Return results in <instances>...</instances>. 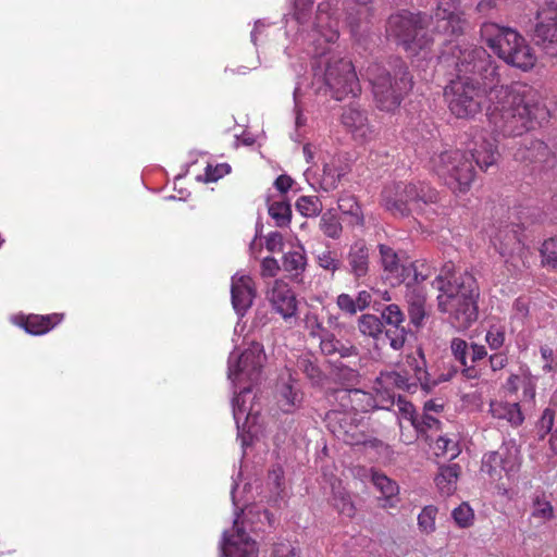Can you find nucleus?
Wrapping results in <instances>:
<instances>
[{"instance_id":"nucleus-1","label":"nucleus","mask_w":557,"mask_h":557,"mask_svg":"<svg viewBox=\"0 0 557 557\" xmlns=\"http://www.w3.org/2000/svg\"><path fill=\"white\" fill-rule=\"evenodd\" d=\"M456 79L445 89L450 112L459 119L479 113L484 104L494 131L503 136H520L548 117L534 89L521 82L497 86V65L487 51L478 46H457L453 51Z\"/></svg>"},{"instance_id":"nucleus-2","label":"nucleus","mask_w":557,"mask_h":557,"mask_svg":"<svg viewBox=\"0 0 557 557\" xmlns=\"http://www.w3.org/2000/svg\"><path fill=\"white\" fill-rule=\"evenodd\" d=\"M339 37L338 18L331 1L319 3L317 16L305 36L307 53L317 59L312 65L313 85L322 84L335 100L351 95L356 97L361 88L350 60L332 54V48Z\"/></svg>"},{"instance_id":"nucleus-3","label":"nucleus","mask_w":557,"mask_h":557,"mask_svg":"<svg viewBox=\"0 0 557 557\" xmlns=\"http://www.w3.org/2000/svg\"><path fill=\"white\" fill-rule=\"evenodd\" d=\"M265 359L263 346L257 342H251L242 354L233 350L228 357L227 377L236 389L232 400L233 417L243 445L246 444L245 434L256 433L253 428L259 417V408L251 401L247 406V403L252 386L261 379Z\"/></svg>"},{"instance_id":"nucleus-4","label":"nucleus","mask_w":557,"mask_h":557,"mask_svg":"<svg viewBox=\"0 0 557 557\" xmlns=\"http://www.w3.org/2000/svg\"><path fill=\"white\" fill-rule=\"evenodd\" d=\"M438 292L437 308L447 314L449 323L458 331L469 329L478 319L479 286L469 272L457 274L451 262L445 263L432 282Z\"/></svg>"},{"instance_id":"nucleus-5","label":"nucleus","mask_w":557,"mask_h":557,"mask_svg":"<svg viewBox=\"0 0 557 557\" xmlns=\"http://www.w3.org/2000/svg\"><path fill=\"white\" fill-rule=\"evenodd\" d=\"M495 141L481 133L474 136L469 148L471 158L458 149L445 150L431 158V168L453 191L466 193L475 177L472 160L481 170H487L496 163L498 150Z\"/></svg>"},{"instance_id":"nucleus-6","label":"nucleus","mask_w":557,"mask_h":557,"mask_svg":"<svg viewBox=\"0 0 557 557\" xmlns=\"http://www.w3.org/2000/svg\"><path fill=\"white\" fill-rule=\"evenodd\" d=\"M403 372L382 373L374 382L373 394L360 389L343 392V394L352 397L354 401H364L362 410H391L397 400L393 387L410 391L417 384H420L423 389H430L436 383L430 380L425 370V360L421 354L408 355Z\"/></svg>"},{"instance_id":"nucleus-7","label":"nucleus","mask_w":557,"mask_h":557,"mask_svg":"<svg viewBox=\"0 0 557 557\" xmlns=\"http://www.w3.org/2000/svg\"><path fill=\"white\" fill-rule=\"evenodd\" d=\"M366 77L371 85L375 106L381 111H395L412 88V77L405 62L398 58L384 64H370Z\"/></svg>"},{"instance_id":"nucleus-8","label":"nucleus","mask_w":557,"mask_h":557,"mask_svg":"<svg viewBox=\"0 0 557 557\" xmlns=\"http://www.w3.org/2000/svg\"><path fill=\"white\" fill-rule=\"evenodd\" d=\"M481 37L507 64L523 72L535 66L537 57L533 48L516 29L485 22L481 26Z\"/></svg>"},{"instance_id":"nucleus-9","label":"nucleus","mask_w":557,"mask_h":557,"mask_svg":"<svg viewBox=\"0 0 557 557\" xmlns=\"http://www.w3.org/2000/svg\"><path fill=\"white\" fill-rule=\"evenodd\" d=\"M437 201V191L425 183H393L384 187L381 205L394 216L405 218L420 212L423 205Z\"/></svg>"},{"instance_id":"nucleus-10","label":"nucleus","mask_w":557,"mask_h":557,"mask_svg":"<svg viewBox=\"0 0 557 557\" xmlns=\"http://www.w3.org/2000/svg\"><path fill=\"white\" fill-rule=\"evenodd\" d=\"M386 32L407 51L417 54L429 47L430 39L424 33V16L403 11L389 16Z\"/></svg>"},{"instance_id":"nucleus-11","label":"nucleus","mask_w":557,"mask_h":557,"mask_svg":"<svg viewBox=\"0 0 557 557\" xmlns=\"http://www.w3.org/2000/svg\"><path fill=\"white\" fill-rule=\"evenodd\" d=\"M519 449L513 444H504L497 450L483 455L481 472L492 481H498L505 474L507 478L516 475L520 469Z\"/></svg>"},{"instance_id":"nucleus-12","label":"nucleus","mask_w":557,"mask_h":557,"mask_svg":"<svg viewBox=\"0 0 557 557\" xmlns=\"http://www.w3.org/2000/svg\"><path fill=\"white\" fill-rule=\"evenodd\" d=\"M536 20L535 42L545 53L557 55V0H539Z\"/></svg>"},{"instance_id":"nucleus-13","label":"nucleus","mask_w":557,"mask_h":557,"mask_svg":"<svg viewBox=\"0 0 557 557\" xmlns=\"http://www.w3.org/2000/svg\"><path fill=\"white\" fill-rule=\"evenodd\" d=\"M433 30L437 34L458 36L467 26V18L459 1L438 0L431 16Z\"/></svg>"},{"instance_id":"nucleus-14","label":"nucleus","mask_w":557,"mask_h":557,"mask_svg":"<svg viewBox=\"0 0 557 557\" xmlns=\"http://www.w3.org/2000/svg\"><path fill=\"white\" fill-rule=\"evenodd\" d=\"M220 550V557H258L257 543L239 527L238 516L232 531L223 532Z\"/></svg>"},{"instance_id":"nucleus-15","label":"nucleus","mask_w":557,"mask_h":557,"mask_svg":"<svg viewBox=\"0 0 557 557\" xmlns=\"http://www.w3.org/2000/svg\"><path fill=\"white\" fill-rule=\"evenodd\" d=\"M513 157L517 161L530 164L532 171L536 172L548 171L556 164L554 153L544 141L539 139L525 138L521 147L513 153Z\"/></svg>"},{"instance_id":"nucleus-16","label":"nucleus","mask_w":557,"mask_h":557,"mask_svg":"<svg viewBox=\"0 0 557 557\" xmlns=\"http://www.w3.org/2000/svg\"><path fill=\"white\" fill-rule=\"evenodd\" d=\"M341 122L352 138L360 144L371 141L376 137L375 128L369 122L367 111L358 107L344 108Z\"/></svg>"},{"instance_id":"nucleus-17","label":"nucleus","mask_w":557,"mask_h":557,"mask_svg":"<svg viewBox=\"0 0 557 557\" xmlns=\"http://www.w3.org/2000/svg\"><path fill=\"white\" fill-rule=\"evenodd\" d=\"M257 296V288L251 276L240 272L231 278L232 306L238 318H243L251 308Z\"/></svg>"},{"instance_id":"nucleus-18","label":"nucleus","mask_w":557,"mask_h":557,"mask_svg":"<svg viewBox=\"0 0 557 557\" xmlns=\"http://www.w3.org/2000/svg\"><path fill=\"white\" fill-rule=\"evenodd\" d=\"M267 299L272 309L285 321L296 315L297 300L295 293L287 283L275 280L267 292Z\"/></svg>"},{"instance_id":"nucleus-19","label":"nucleus","mask_w":557,"mask_h":557,"mask_svg":"<svg viewBox=\"0 0 557 557\" xmlns=\"http://www.w3.org/2000/svg\"><path fill=\"white\" fill-rule=\"evenodd\" d=\"M362 471L364 472L363 476L370 478L372 484L381 494L379 497L380 507L383 509L396 508L400 502L397 482L374 469H363Z\"/></svg>"},{"instance_id":"nucleus-20","label":"nucleus","mask_w":557,"mask_h":557,"mask_svg":"<svg viewBox=\"0 0 557 557\" xmlns=\"http://www.w3.org/2000/svg\"><path fill=\"white\" fill-rule=\"evenodd\" d=\"M347 171L348 165L342 161L341 157H333L324 164L321 178H315L314 182H311L309 177L307 180L315 190L327 193L337 188Z\"/></svg>"},{"instance_id":"nucleus-21","label":"nucleus","mask_w":557,"mask_h":557,"mask_svg":"<svg viewBox=\"0 0 557 557\" xmlns=\"http://www.w3.org/2000/svg\"><path fill=\"white\" fill-rule=\"evenodd\" d=\"M406 300L408 302V313L410 322L420 327L423 325L424 319L428 317L425 309L426 292L423 286L411 285L406 283Z\"/></svg>"},{"instance_id":"nucleus-22","label":"nucleus","mask_w":557,"mask_h":557,"mask_svg":"<svg viewBox=\"0 0 557 557\" xmlns=\"http://www.w3.org/2000/svg\"><path fill=\"white\" fill-rule=\"evenodd\" d=\"M347 263L349 273L357 280L369 272V248L363 239L356 240L348 250Z\"/></svg>"},{"instance_id":"nucleus-23","label":"nucleus","mask_w":557,"mask_h":557,"mask_svg":"<svg viewBox=\"0 0 557 557\" xmlns=\"http://www.w3.org/2000/svg\"><path fill=\"white\" fill-rule=\"evenodd\" d=\"M356 1L360 8L357 10L356 14L352 12L348 13L347 23L352 38L356 41L361 42L370 30V8L368 7V3H370L372 0Z\"/></svg>"},{"instance_id":"nucleus-24","label":"nucleus","mask_w":557,"mask_h":557,"mask_svg":"<svg viewBox=\"0 0 557 557\" xmlns=\"http://www.w3.org/2000/svg\"><path fill=\"white\" fill-rule=\"evenodd\" d=\"M320 349L325 356H338L342 359H358L359 351L350 342H342L333 333L325 334L320 343Z\"/></svg>"},{"instance_id":"nucleus-25","label":"nucleus","mask_w":557,"mask_h":557,"mask_svg":"<svg viewBox=\"0 0 557 557\" xmlns=\"http://www.w3.org/2000/svg\"><path fill=\"white\" fill-rule=\"evenodd\" d=\"M283 269L294 280L301 277L307 267V256L305 247L297 243V245L283 256Z\"/></svg>"},{"instance_id":"nucleus-26","label":"nucleus","mask_w":557,"mask_h":557,"mask_svg":"<svg viewBox=\"0 0 557 557\" xmlns=\"http://www.w3.org/2000/svg\"><path fill=\"white\" fill-rule=\"evenodd\" d=\"M490 412L493 418L505 420L515 426L520 425L524 419L517 403L492 401L490 404Z\"/></svg>"},{"instance_id":"nucleus-27","label":"nucleus","mask_w":557,"mask_h":557,"mask_svg":"<svg viewBox=\"0 0 557 557\" xmlns=\"http://www.w3.org/2000/svg\"><path fill=\"white\" fill-rule=\"evenodd\" d=\"M459 474L460 466L457 463L440 468V472L435 478V483L442 495L449 496L456 491Z\"/></svg>"},{"instance_id":"nucleus-28","label":"nucleus","mask_w":557,"mask_h":557,"mask_svg":"<svg viewBox=\"0 0 557 557\" xmlns=\"http://www.w3.org/2000/svg\"><path fill=\"white\" fill-rule=\"evenodd\" d=\"M62 314L58 313L30 315L25 320L23 327L32 335H42L59 324L62 321Z\"/></svg>"},{"instance_id":"nucleus-29","label":"nucleus","mask_w":557,"mask_h":557,"mask_svg":"<svg viewBox=\"0 0 557 557\" xmlns=\"http://www.w3.org/2000/svg\"><path fill=\"white\" fill-rule=\"evenodd\" d=\"M382 267L385 272L394 275L399 281H405V267L400 264L399 258L393 248L379 245Z\"/></svg>"},{"instance_id":"nucleus-30","label":"nucleus","mask_w":557,"mask_h":557,"mask_svg":"<svg viewBox=\"0 0 557 557\" xmlns=\"http://www.w3.org/2000/svg\"><path fill=\"white\" fill-rule=\"evenodd\" d=\"M554 517V507L545 494H535L532 498L531 518L537 520L541 524H544L550 521Z\"/></svg>"},{"instance_id":"nucleus-31","label":"nucleus","mask_w":557,"mask_h":557,"mask_svg":"<svg viewBox=\"0 0 557 557\" xmlns=\"http://www.w3.org/2000/svg\"><path fill=\"white\" fill-rule=\"evenodd\" d=\"M338 209L351 218L350 223L354 225L362 226L364 224V216L360 205L357 202L355 196L343 194L338 198Z\"/></svg>"},{"instance_id":"nucleus-32","label":"nucleus","mask_w":557,"mask_h":557,"mask_svg":"<svg viewBox=\"0 0 557 557\" xmlns=\"http://www.w3.org/2000/svg\"><path fill=\"white\" fill-rule=\"evenodd\" d=\"M280 403L285 412H292L300 406L302 400L301 393L292 384L284 383L280 387Z\"/></svg>"},{"instance_id":"nucleus-33","label":"nucleus","mask_w":557,"mask_h":557,"mask_svg":"<svg viewBox=\"0 0 557 557\" xmlns=\"http://www.w3.org/2000/svg\"><path fill=\"white\" fill-rule=\"evenodd\" d=\"M358 329L362 335L380 341L382 337L383 323L374 314H362L358 320Z\"/></svg>"},{"instance_id":"nucleus-34","label":"nucleus","mask_w":557,"mask_h":557,"mask_svg":"<svg viewBox=\"0 0 557 557\" xmlns=\"http://www.w3.org/2000/svg\"><path fill=\"white\" fill-rule=\"evenodd\" d=\"M320 230L326 237L338 239L343 232L339 218L333 210L325 211L320 219Z\"/></svg>"},{"instance_id":"nucleus-35","label":"nucleus","mask_w":557,"mask_h":557,"mask_svg":"<svg viewBox=\"0 0 557 557\" xmlns=\"http://www.w3.org/2000/svg\"><path fill=\"white\" fill-rule=\"evenodd\" d=\"M313 4V0H294V15L297 22L302 25L301 29V36H302V42L306 45L305 36L308 30L311 29L312 24L314 20H312L307 27H305V24L309 22L310 20V10ZM317 16V14L314 15ZM315 18V17H313Z\"/></svg>"},{"instance_id":"nucleus-36","label":"nucleus","mask_w":557,"mask_h":557,"mask_svg":"<svg viewBox=\"0 0 557 557\" xmlns=\"http://www.w3.org/2000/svg\"><path fill=\"white\" fill-rule=\"evenodd\" d=\"M494 246L498 249L500 255H505L509 248L520 244L518 232L513 228L500 230L492 237Z\"/></svg>"},{"instance_id":"nucleus-37","label":"nucleus","mask_w":557,"mask_h":557,"mask_svg":"<svg viewBox=\"0 0 557 557\" xmlns=\"http://www.w3.org/2000/svg\"><path fill=\"white\" fill-rule=\"evenodd\" d=\"M434 449L436 455H442L449 459L456 458L461 449L456 438L441 435L436 438Z\"/></svg>"},{"instance_id":"nucleus-38","label":"nucleus","mask_w":557,"mask_h":557,"mask_svg":"<svg viewBox=\"0 0 557 557\" xmlns=\"http://www.w3.org/2000/svg\"><path fill=\"white\" fill-rule=\"evenodd\" d=\"M296 208L304 216H317L322 212V202L317 196H301L296 201Z\"/></svg>"},{"instance_id":"nucleus-39","label":"nucleus","mask_w":557,"mask_h":557,"mask_svg":"<svg viewBox=\"0 0 557 557\" xmlns=\"http://www.w3.org/2000/svg\"><path fill=\"white\" fill-rule=\"evenodd\" d=\"M485 342L492 350H499L506 342V327L503 324H492L490 325L486 335Z\"/></svg>"},{"instance_id":"nucleus-40","label":"nucleus","mask_w":557,"mask_h":557,"mask_svg":"<svg viewBox=\"0 0 557 557\" xmlns=\"http://www.w3.org/2000/svg\"><path fill=\"white\" fill-rule=\"evenodd\" d=\"M437 508L434 506H425L418 516V527L421 532L431 534L435 531V519Z\"/></svg>"},{"instance_id":"nucleus-41","label":"nucleus","mask_w":557,"mask_h":557,"mask_svg":"<svg viewBox=\"0 0 557 557\" xmlns=\"http://www.w3.org/2000/svg\"><path fill=\"white\" fill-rule=\"evenodd\" d=\"M407 332L403 325H396V326H389L386 329L384 335L382 334V337L380 341L387 339L389 346L394 350H399L404 347V344L406 342Z\"/></svg>"},{"instance_id":"nucleus-42","label":"nucleus","mask_w":557,"mask_h":557,"mask_svg":"<svg viewBox=\"0 0 557 557\" xmlns=\"http://www.w3.org/2000/svg\"><path fill=\"white\" fill-rule=\"evenodd\" d=\"M269 214L275 220L277 226H284L290 221V206L284 201H275L270 205Z\"/></svg>"},{"instance_id":"nucleus-43","label":"nucleus","mask_w":557,"mask_h":557,"mask_svg":"<svg viewBox=\"0 0 557 557\" xmlns=\"http://www.w3.org/2000/svg\"><path fill=\"white\" fill-rule=\"evenodd\" d=\"M451 517L455 523L462 529L471 527L474 521L473 509L467 503L456 507L451 512Z\"/></svg>"},{"instance_id":"nucleus-44","label":"nucleus","mask_w":557,"mask_h":557,"mask_svg":"<svg viewBox=\"0 0 557 557\" xmlns=\"http://www.w3.org/2000/svg\"><path fill=\"white\" fill-rule=\"evenodd\" d=\"M317 263L320 268L334 274L341 269L342 261L337 258L334 251L329 249L318 252L315 255Z\"/></svg>"},{"instance_id":"nucleus-45","label":"nucleus","mask_w":557,"mask_h":557,"mask_svg":"<svg viewBox=\"0 0 557 557\" xmlns=\"http://www.w3.org/2000/svg\"><path fill=\"white\" fill-rule=\"evenodd\" d=\"M394 407L397 409L400 425L403 420L408 421L411 426L417 423L418 414H416L414 407L411 403L399 396Z\"/></svg>"},{"instance_id":"nucleus-46","label":"nucleus","mask_w":557,"mask_h":557,"mask_svg":"<svg viewBox=\"0 0 557 557\" xmlns=\"http://www.w3.org/2000/svg\"><path fill=\"white\" fill-rule=\"evenodd\" d=\"M334 506L339 513L346 517H352L355 515V506L349 494L344 491L334 493L333 497Z\"/></svg>"},{"instance_id":"nucleus-47","label":"nucleus","mask_w":557,"mask_h":557,"mask_svg":"<svg viewBox=\"0 0 557 557\" xmlns=\"http://www.w3.org/2000/svg\"><path fill=\"white\" fill-rule=\"evenodd\" d=\"M469 349L468 343L462 338L455 337L450 342L451 354L461 366H466L468 361Z\"/></svg>"},{"instance_id":"nucleus-48","label":"nucleus","mask_w":557,"mask_h":557,"mask_svg":"<svg viewBox=\"0 0 557 557\" xmlns=\"http://www.w3.org/2000/svg\"><path fill=\"white\" fill-rule=\"evenodd\" d=\"M306 329L309 331V335L314 338H319L320 343H322V338L325 334H331V332L326 331L322 323L319 321L315 314H307L305 318Z\"/></svg>"},{"instance_id":"nucleus-49","label":"nucleus","mask_w":557,"mask_h":557,"mask_svg":"<svg viewBox=\"0 0 557 557\" xmlns=\"http://www.w3.org/2000/svg\"><path fill=\"white\" fill-rule=\"evenodd\" d=\"M411 272L413 273L412 282L409 281L411 285L421 286V283L430 276V271L423 263H413L409 268H405V281L410 276Z\"/></svg>"},{"instance_id":"nucleus-50","label":"nucleus","mask_w":557,"mask_h":557,"mask_svg":"<svg viewBox=\"0 0 557 557\" xmlns=\"http://www.w3.org/2000/svg\"><path fill=\"white\" fill-rule=\"evenodd\" d=\"M382 318L389 326L401 325L405 321V315L400 308L395 305H388L382 312Z\"/></svg>"},{"instance_id":"nucleus-51","label":"nucleus","mask_w":557,"mask_h":557,"mask_svg":"<svg viewBox=\"0 0 557 557\" xmlns=\"http://www.w3.org/2000/svg\"><path fill=\"white\" fill-rule=\"evenodd\" d=\"M542 256L547 264L557 268V239L549 238L543 243Z\"/></svg>"},{"instance_id":"nucleus-52","label":"nucleus","mask_w":557,"mask_h":557,"mask_svg":"<svg viewBox=\"0 0 557 557\" xmlns=\"http://www.w3.org/2000/svg\"><path fill=\"white\" fill-rule=\"evenodd\" d=\"M554 420H555V412L550 408H546L542 417L537 423V430L541 435V438H543L546 434L552 432V429L554 426Z\"/></svg>"},{"instance_id":"nucleus-53","label":"nucleus","mask_w":557,"mask_h":557,"mask_svg":"<svg viewBox=\"0 0 557 557\" xmlns=\"http://www.w3.org/2000/svg\"><path fill=\"white\" fill-rule=\"evenodd\" d=\"M438 420L432 416V413L423 412L422 416H418L417 423L413 424V428L417 432L424 433L428 430L437 429Z\"/></svg>"},{"instance_id":"nucleus-54","label":"nucleus","mask_w":557,"mask_h":557,"mask_svg":"<svg viewBox=\"0 0 557 557\" xmlns=\"http://www.w3.org/2000/svg\"><path fill=\"white\" fill-rule=\"evenodd\" d=\"M231 166L226 163H221L215 166L208 165L206 168V182H215L219 178L223 177L227 173H230Z\"/></svg>"},{"instance_id":"nucleus-55","label":"nucleus","mask_w":557,"mask_h":557,"mask_svg":"<svg viewBox=\"0 0 557 557\" xmlns=\"http://www.w3.org/2000/svg\"><path fill=\"white\" fill-rule=\"evenodd\" d=\"M280 271V264L273 257H265L261 261V276L262 277H274Z\"/></svg>"},{"instance_id":"nucleus-56","label":"nucleus","mask_w":557,"mask_h":557,"mask_svg":"<svg viewBox=\"0 0 557 557\" xmlns=\"http://www.w3.org/2000/svg\"><path fill=\"white\" fill-rule=\"evenodd\" d=\"M336 304L342 311L350 315H354L358 311V305H356L355 299L348 294L343 293L338 295Z\"/></svg>"},{"instance_id":"nucleus-57","label":"nucleus","mask_w":557,"mask_h":557,"mask_svg":"<svg viewBox=\"0 0 557 557\" xmlns=\"http://www.w3.org/2000/svg\"><path fill=\"white\" fill-rule=\"evenodd\" d=\"M541 357L543 360V371L546 373L555 372L557 369L554 362V351L550 347L544 345L540 348Z\"/></svg>"},{"instance_id":"nucleus-58","label":"nucleus","mask_w":557,"mask_h":557,"mask_svg":"<svg viewBox=\"0 0 557 557\" xmlns=\"http://www.w3.org/2000/svg\"><path fill=\"white\" fill-rule=\"evenodd\" d=\"M337 369H338L337 376L339 379L345 380L350 384H355L358 382L359 373H358L357 369H355L350 366H345L343 363H339V366H337Z\"/></svg>"},{"instance_id":"nucleus-59","label":"nucleus","mask_w":557,"mask_h":557,"mask_svg":"<svg viewBox=\"0 0 557 557\" xmlns=\"http://www.w3.org/2000/svg\"><path fill=\"white\" fill-rule=\"evenodd\" d=\"M273 557H299V550L289 543L275 545Z\"/></svg>"},{"instance_id":"nucleus-60","label":"nucleus","mask_w":557,"mask_h":557,"mask_svg":"<svg viewBox=\"0 0 557 557\" xmlns=\"http://www.w3.org/2000/svg\"><path fill=\"white\" fill-rule=\"evenodd\" d=\"M338 437H342L343 441L349 445H359L362 444L363 435L357 431L356 428H352L350 431H344L343 434H337Z\"/></svg>"},{"instance_id":"nucleus-61","label":"nucleus","mask_w":557,"mask_h":557,"mask_svg":"<svg viewBox=\"0 0 557 557\" xmlns=\"http://www.w3.org/2000/svg\"><path fill=\"white\" fill-rule=\"evenodd\" d=\"M508 363L507 355L504 352H496L490 356L491 369L495 372L504 369Z\"/></svg>"},{"instance_id":"nucleus-62","label":"nucleus","mask_w":557,"mask_h":557,"mask_svg":"<svg viewBox=\"0 0 557 557\" xmlns=\"http://www.w3.org/2000/svg\"><path fill=\"white\" fill-rule=\"evenodd\" d=\"M300 364L304 368V371L306 372L308 377H310L313 381H319L321 379L320 369L317 366H314L311 361L302 360Z\"/></svg>"},{"instance_id":"nucleus-63","label":"nucleus","mask_w":557,"mask_h":557,"mask_svg":"<svg viewBox=\"0 0 557 557\" xmlns=\"http://www.w3.org/2000/svg\"><path fill=\"white\" fill-rule=\"evenodd\" d=\"M470 361L476 362L484 359L487 356V350L483 345L472 344L470 346Z\"/></svg>"},{"instance_id":"nucleus-64","label":"nucleus","mask_w":557,"mask_h":557,"mask_svg":"<svg viewBox=\"0 0 557 557\" xmlns=\"http://www.w3.org/2000/svg\"><path fill=\"white\" fill-rule=\"evenodd\" d=\"M293 180L287 175H280L275 182L274 186L277 190L282 193H286L292 187Z\"/></svg>"}]
</instances>
